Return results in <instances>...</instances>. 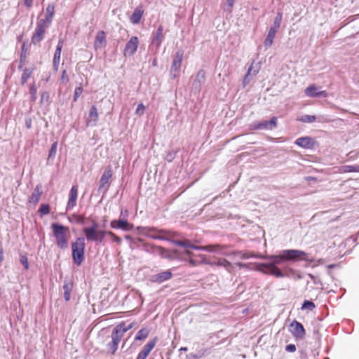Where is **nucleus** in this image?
<instances>
[{
    "label": "nucleus",
    "instance_id": "obj_1",
    "mask_svg": "<svg viewBox=\"0 0 359 359\" xmlns=\"http://www.w3.org/2000/svg\"><path fill=\"white\" fill-rule=\"evenodd\" d=\"M262 259L269 260L267 263H255V271H259L264 274L273 275L277 278H283L285 274L277 266V265L282 264L285 262H297V261H306L313 262V259H309L307 253L300 250H284L278 255L264 256Z\"/></svg>",
    "mask_w": 359,
    "mask_h": 359
},
{
    "label": "nucleus",
    "instance_id": "obj_2",
    "mask_svg": "<svg viewBox=\"0 0 359 359\" xmlns=\"http://www.w3.org/2000/svg\"><path fill=\"white\" fill-rule=\"evenodd\" d=\"M50 227L53 236L55 238L57 246L61 250L67 248L69 228L58 223H53Z\"/></svg>",
    "mask_w": 359,
    "mask_h": 359
},
{
    "label": "nucleus",
    "instance_id": "obj_3",
    "mask_svg": "<svg viewBox=\"0 0 359 359\" xmlns=\"http://www.w3.org/2000/svg\"><path fill=\"white\" fill-rule=\"evenodd\" d=\"M85 247L84 237H79L72 243V259L77 266H80L85 259Z\"/></svg>",
    "mask_w": 359,
    "mask_h": 359
},
{
    "label": "nucleus",
    "instance_id": "obj_4",
    "mask_svg": "<svg viewBox=\"0 0 359 359\" xmlns=\"http://www.w3.org/2000/svg\"><path fill=\"white\" fill-rule=\"evenodd\" d=\"M172 243L177 246L184 248V250L183 254H184L188 257H191V254H192L189 250V249L205 250L208 252H214L218 248L217 245H209L205 247L196 245L194 244L191 243V242L189 240H185V241L173 240V241H172Z\"/></svg>",
    "mask_w": 359,
    "mask_h": 359
},
{
    "label": "nucleus",
    "instance_id": "obj_5",
    "mask_svg": "<svg viewBox=\"0 0 359 359\" xmlns=\"http://www.w3.org/2000/svg\"><path fill=\"white\" fill-rule=\"evenodd\" d=\"M184 56V50H177L173 57L172 65L170 69V76L172 79H175L180 76V68L182 66V59Z\"/></svg>",
    "mask_w": 359,
    "mask_h": 359
},
{
    "label": "nucleus",
    "instance_id": "obj_6",
    "mask_svg": "<svg viewBox=\"0 0 359 359\" xmlns=\"http://www.w3.org/2000/svg\"><path fill=\"white\" fill-rule=\"evenodd\" d=\"M49 27L50 25L44 23L43 21L38 20L36 25V28L31 38V42L34 45L40 43L43 40L46 29Z\"/></svg>",
    "mask_w": 359,
    "mask_h": 359
},
{
    "label": "nucleus",
    "instance_id": "obj_7",
    "mask_svg": "<svg viewBox=\"0 0 359 359\" xmlns=\"http://www.w3.org/2000/svg\"><path fill=\"white\" fill-rule=\"evenodd\" d=\"M113 175L112 170L110 166L107 167L104 171L100 181L97 189L98 194H102V196L107 194L110 187V178Z\"/></svg>",
    "mask_w": 359,
    "mask_h": 359
},
{
    "label": "nucleus",
    "instance_id": "obj_8",
    "mask_svg": "<svg viewBox=\"0 0 359 359\" xmlns=\"http://www.w3.org/2000/svg\"><path fill=\"white\" fill-rule=\"evenodd\" d=\"M277 127V117L272 116L270 121H255L250 125L251 130H273Z\"/></svg>",
    "mask_w": 359,
    "mask_h": 359
},
{
    "label": "nucleus",
    "instance_id": "obj_9",
    "mask_svg": "<svg viewBox=\"0 0 359 359\" xmlns=\"http://www.w3.org/2000/svg\"><path fill=\"white\" fill-rule=\"evenodd\" d=\"M289 331L297 339H303L306 334L303 325L296 320H294L289 325Z\"/></svg>",
    "mask_w": 359,
    "mask_h": 359
},
{
    "label": "nucleus",
    "instance_id": "obj_10",
    "mask_svg": "<svg viewBox=\"0 0 359 359\" xmlns=\"http://www.w3.org/2000/svg\"><path fill=\"white\" fill-rule=\"evenodd\" d=\"M152 40L151 43L149 46V48H154L155 52H158V49L161 45V43L163 41V27L162 25H160L155 32L152 33L151 36Z\"/></svg>",
    "mask_w": 359,
    "mask_h": 359
},
{
    "label": "nucleus",
    "instance_id": "obj_11",
    "mask_svg": "<svg viewBox=\"0 0 359 359\" xmlns=\"http://www.w3.org/2000/svg\"><path fill=\"white\" fill-rule=\"evenodd\" d=\"M110 226L111 229H121L124 231H132L134 228V225L128 222V219H114L110 222Z\"/></svg>",
    "mask_w": 359,
    "mask_h": 359
},
{
    "label": "nucleus",
    "instance_id": "obj_12",
    "mask_svg": "<svg viewBox=\"0 0 359 359\" xmlns=\"http://www.w3.org/2000/svg\"><path fill=\"white\" fill-rule=\"evenodd\" d=\"M139 44V40L137 36H132L130 40L126 44L124 48V55L125 56H132L137 51V47Z\"/></svg>",
    "mask_w": 359,
    "mask_h": 359
},
{
    "label": "nucleus",
    "instance_id": "obj_13",
    "mask_svg": "<svg viewBox=\"0 0 359 359\" xmlns=\"http://www.w3.org/2000/svg\"><path fill=\"white\" fill-rule=\"evenodd\" d=\"M172 277V272L170 270H167L156 274L151 275L149 278V280L151 283L161 284L170 280Z\"/></svg>",
    "mask_w": 359,
    "mask_h": 359
},
{
    "label": "nucleus",
    "instance_id": "obj_14",
    "mask_svg": "<svg viewBox=\"0 0 359 359\" xmlns=\"http://www.w3.org/2000/svg\"><path fill=\"white\" fill-rule=\"evenodd\" d=\"M294 144L304 149H311L315 147L316 142L313 138L306 136L297 138L295 140Z\"/></svg>",
    "mask_w": 359,
    "mask_h": 359
},
{
    "label": "nucleus",
    "instance_id": "obj_15",
    "mask_svg": "<svg viewBox=\"0 0 359 359\" xmlns=\"http://www.w3.org/2000/svg\"><path fill=\"white\" fill-rule=\"evenodd\" d=\"M157 338L155 337L151 340L149 341L140 351L136 359H146L149 355L151 350L156 346Z\"/></svg>",
    "mask_w": 359,
    "mask_h": 359
},
{
    "label": "nucleus",
    "instance_id": "obj_16",
    "mask_svg": "<svg viewBox=\"0 0 359 359\" xmlns=\"http://www.w3.org/2000/svg\"><path fill=\"white\" fill-rule=\"evenodd\" d=\"M205 72L203 69H200L198 72V73L193 81L192 87H193L194 90L197 92H200L202 88L203 85L205 83Z\"/></svg>",
    "mask_w": 359,
    "mask_h": 359
},
{
    "label": "nucleus",
    "instance_id": "obj_17",
    "mask_svg": "<svg viewBox=\"0 0 359 359\" xmlns=\"http://www.w3.org/2000/svg\"><path fill=\"white\" fill-rule=\"evenodd\" d=\"M98 118L99 115L96 106H91L89 109L88 117L86 118V125L90 127L97 126Z\"/></svg>",
    "mask_w": 359,
    "mask_h": 359
},
{
    "label": "nucleus",
    "instance_id": "obj_18",
    "mask_svg": "<svg viewBox=\"0 0 359 359\" xmlns=\"http://www.w3.org/2000/svg\"><path fill=\"white\" fill-rule=\"evenodd\" d=\"M55 14V5L53 4H49L46 8V13L44 18L39 19V21H43L44 23L51 25L53 17Z\"/></svg>",
    "mask_w": 359,
    "mask_h": 359
},
{
    "label": "nucleus",
    "instance_id": "obj_19",
    "mask_svg": "<svg viewBox=\"0 0 359 359\" xmlns=\"http://www.w3.org/2000/svg\"><path fill=\"white\" fill-rule=\"evenodd\" d=\"M121 339L122 338L116 334V332L113 331L111 333V341L108 343L107 345L108 351L111 354H114Z\"/></svg>",
    "mask_w": 359,
    "mask_h": 359
},
{
    "label": "nucleus",
    "instance_id": "obj_20",
    "mask_svg": "<svg viewBox=\"0 0 359 359\" xmlns=\"http://www.w3.org/2000/svg\"><path fill=\"white\" fill-rule=\"evenodd\" d=\"M78 196V186L73 185L70 189L68 203L67 205V210L73 208L76 204V199Z\"/></svg>",
    "mask_w": 359,
    "mask_h": 359
},
{
    "label": "nucleus",
    "instance_id": "obj_21",
    "mask_svg": "<svg viewBox=\"0 0 359 359\" xmlns=\"http://www.w3.org/2000/svg\"><path fill=\"white\" fill-rule=\"evenodd\" d=\"M109 231L107 230H98L94 236H91L87 238L88 241L94 242L96 244H101L103 243L104 237H108Z\"/></svg>",
    "mask_w": 359,
    "mask_h": 359
},
{
    "label": "nucleus",
    "instance_id": "obj_22",
    "mask_svg": "<svg viewBox=\"0 0 359 359\" xmlns=\"http://www.w3.org/2000/svg\"><path fill=\"white\" fill-rule=\"evenodd\" d=\"M143 14H144V9H143L142 6L140 5L138 6H137L135 8L133 14L130 16V22L135 25L138 24L140 22Z\"/></svg>",
    "mask_w": 359,
    "mask_h": 359
},
{
    "label": "nucleus",
    "instance_id": "obj_23",
    "mask_svg": "<svg viewBox=\"0 0 359 359\" xmlns=\"http://www.w3.org/2000/svg\"><path fill=\"white\" fill-rule=\"evenodd\" d=\"M106 44V35L104 31H99L96 35L94 46L96 48H101Z\"/></svg>",
    "mask_w": 359,
    "mask_h": 359
},
{
    "label": "nucleus",
    "instance_id": "obj_24",
    "mask_svg": "<svg viewBox=\"0 0 359 359\" xmlns=\"http://www.w3.org/2000/svg\"><path fill=\"white\" fill-rule=\"evenodd\" d=\"M234 255L240 257L243 259H247L250 258H263L264 255L252 252H244V251H237L234 252Z\"/></svg>",
    "mask_w": 359,
    "mask_h": 359
},
{
    "label": "nucleus",
    "instance_id": "obj_25",
    "mask_svg": "<svg viewBox=\"0 0 359 359\" xmlns=\"http://www.w3.org/2000/svg\"><path fill=\"white\" fill-rule=\"evenodd\" d=\"M98 223L96 222L95 221H93L90 226L83 228V231L86 239L91 236H94V233H95L98 231Z\"/></svg>",
    "mask_w": 359,
    "mask_h": 359
},
{
    "label": "nucleus",
    "instance_id": "obj_26",
    "mask_svg": "<svg viewBox=\"0 0 359 359\" xmlns=\"http://www.w3.org/2000/svg\"><path fill=\"white\" fill-rule=\"evenodd\" d=\"M41 189L42 187L41 184H38L35 187L34 191L30 197L29 202L37 203L39 201L41 196L43 194Z\"/></svg>",
    "mask_w": 359,
    "mask_h": 359
},
{
    "label": "nucleus",
    "instance_id": "obj_27",
    "mask_svg": "<svg viewBox=\"0 0 359 359\" xmlns=\"http://www.w3.org/2000/svg\"><path fill=\"white\" fill-rule=\"evenodd\" d=\"M211 266H219L224 267L226 271L230 272L232 269L231 264L226 259L220 258L217 261L210 262Z\"/></svg>",
    "mask_w": 359,
    "mask_h": 359
},
{
    "label": "nucleus",
    "instance_id": "obj_28",
    "mask_svg": "<svg viewBox=\"0 0 359 359\" xmlns=\"http://www.w3.org/2000/svg\"><path fill=\"white\" fill-rule=\"evenodd\" d=\"M278 32V31L270 28L267 36L264 41V45L266 48L271 47L273 45V40L276 37V34Z\"/></svg>",
    "mask_w": 359,
    "mask_h": 359
},
{
    "label": "nucleus",
    "instance_id": "obj_29",
    "mask_svg": "<svg viewBox=\"0 0 359 359\" xmlns=\"http://www.w3.org/2000/svg\"><path fill=\"white\" fill-rule=\"evenodd\" d=\"M324 93V91L318 92L317 88L314 85H311L305 89V94L310 97H318Z\"/></svg>",
    "mask_w": 359,
    "mask_h": 359
},
{
    "label": "nucleus",
    "instance_id": "obj_30",
    "mask_svg": "<svg viewBox=\"0 0 359 359\" xmlns=\"http://www.w3.org/2000/svg\"><path fill=\"white\" fill-rule=\"evenodd\" d=\"M63 290H64V298L66 302L69 301L71 298V292L73 289V283L72 282L64 281L63 284Z\"/></svg>",
    "mask_w": 359,
    "mask_h": 359
},
{
    "label": "nucleus",
    "instance_id": "obj_31",
    "mask_svg": "<svg viewBox=\"0 0 359 359\" xmlns=\"http://www.w3.org/2000/svg\"><path fill=\"white\" fill-rule=\"evenodd\" d=\"M163 230H157L156 229L152 227V228H148L147 231V235L150 238L155 239V240H164V237L159 235L158 233H163Z\"/></svg>",
    "mask_w": 359,
    "mask_h": 359
},
{
    "label": "nucleus",
    "instance_id": "obj_32",
    "mask_svg": "<svg viewBox=\"0 0 359 359\" xmlns=\"http://www.w3.org/2000/svg\"><path fill=\"white\" fill-rule=\"evenodd\" d=\"M339 172L340 173H346V172H359V165H345L339 167Z\"/></svg>",
    "mask_w": 359,
    "mask_h": 359
},
{
    "label": "nucleus",
    "instance_id": "obj_33",
    "mask_svg": "<svg viewBox=\"0 0 359 359\" xmlns=\"http://www.w3.org/2000/svg\"><path fill=\"white\" fill-rule=\"evenodd\" d=\"M63 45H64V41L62 39H60L58 41L57 45L56 46V48H55V50L54 53L53 59V61L60 62V56H61V52H62V48L63 47Z\"/></svg>",
    "mask_w": 359,
    "mask_h": 359
},
{
    "label": "nucleus",
    "instance_id": "obj_34",
    "mask_svg": "<svg viewBox=\"0 0 359 359\" xmlns=\"http://www.w3.org/2000/svg\"><path fill=\"white\" fill-rule=\"evenodd\" d=\"M33 68H25L21 75V84L25 85L33 73Z\"/></svg>",
    "mask_w": 359,
    "mask_h": 359
},
{
    "label": "nucleus",
    "instance_id": "obj_35",
    "mask_svg": "<svg viewBox=\"0 0 359 359\" xmlns=\"http://www.w3.org/2000/svg\"><path fill=\"white\" fill-rule=\"evenodd\" d=\"M113 331L116 332V334L122 338L124 333L128 331V329L127 328L126 323L122 322L116 326Z\"/></svg>",
    "mask_w": 359,
    "mask_h": 359
},
{
    "label": "nucleus",
    "instance_id": "obj_36",
    "mask_svg": "<svg viewBox=\"0 0 359 359\" xmlns=\"http://www.w3.org/2000/svg\"><path fill=\"white\" fill-rule=\"evenodd\" d=\"M282 20H283V13L281 12H278L273 20V25L270 28L273 29L276 31H278V29L280 27Z\"/></svg>",
    "mask_w": 359,
    "mask_h": 359
},
{
    "label": "nucleus",
    "instance_id": "obj_37",
    "mask_svg": "<svg viewBox=\"0 0 359 359\" xmlns=\"http://www.w3.org/2000/svg\"><path fill=\"white\" fill-rule=\"evenodd\" d=\"M149 334V331L147 328H142L140 330L135 337V341H142L144 339H146Z\"/></svg>",
    "mask_w": 359,
    "mask_h": 359
},
{
    "label": "nucleus",
    "instance_id": "obj_38",
    "mask_svg": "<svg viewBox=\"0 0 359 359\" xmlns=\"http://www.w3.org/2000/svg\"><path fill=\"white\" fill-rule=\"evenodd\" d=\"M38 212L41 217L48 215L50 213V205L47 203L41 204L38 210Z\"/></svg>",
    "mask_w": 359,
    "mask_h": 359
},
{
    "label": "nucleus",
    "instance_id": "obj_39",
    "mask_svg": "<svg viewBox=\"0 0 359 359\" xmlns=\"http://www.w3.org/2000/svg\"><path fill=\"white\" fill-rule=\"evenodd\" d=\"M29 93H30V101L32 102H35L36 100V94H37V88L34 83L31 84L29 87Z\"/></svg>",
    "mask_w": 359,
    "mask_h": 359
},
{
    "label": "nucleus",
    "instance_id": "obj_40",
    "mask_svg": "<svg viewBox=\"0 0 359 359\" xmlns=\"http://www.w3.org/2000/svg\"><path fill=\"white\" fill-rule=\"evenodd\" d=\"M57 149V142H55L52 144L50 149L48 152V160L50 158H54Z\"/></svg>",
    "mask_w": 359,
    "mask_h": 359
},
{
    "label": "nucleus",
    "instance_id": "obj_41",
    "mask_svg": "<svg viewBox=\"0 0 359 359\" xmlns=\"http://www.w3.org/2000/svg\"><path fill=\"white\" fill-rule=\"evenodd\" d=\"M315 307L316 305L313 302L309 300H304L302 306V309H309L312 311Z\"/></svg>",
    "mask_w": 359,
    "mask_h": 359
},
{
    "label": "nucleus",
    "instance_id": "obj_42",
    "mask_svg": "<svg viewBox=\"0 0 359 359\" xmlns=\"http://www.w3.org/2000/svg\"><path fill=\"white\" fill-rule=\"evenodd\" d=\"M108 237L110 238L112 242H114L118 245H121L122 242L121 238L111 231H109Z\"/></svg>",
    "mask_w": 359,
    "mask_h": 359
},
{
    "label": "nucleus",
    "instance_id": "obj_43",
    "mask_svg": "<svg viewBox=\"0 0 359 359\" xmlns=\"http://www.w3.org/2000/svg\"><path fill=\"white\" fill-rule=\"evenodd\" d=\"M41 104H43L44 102L48 104L50 103V94L47 91H43L41 94Z\"/></svg>",
    "mask_w": 359,
    "mask_h": 359
},
{
    "label": "nucleus",
    "instance_id": "obj_44",
    "mask_svg": "<svg viewBox=\"0 0 359 359\" xmlns=\"http://www.w3.org/2000/svg\"><path fill=\"white\" fill-rule=\"evenodd\" d=\"M316 117L312 115H304L300 118L299 121L303 123H312L315 121Z\"/></svg>",
    "mask_w": 359,
    "mask_h": 359
},
{
    "label": "nucleus",
    "instance_id": "obj_45",
    "mask_svg": "<svg viewBox=\"0 0 359 359\" xmlns=\"http://www.w3.org/2000/svg\"><path fill=\"white\" fill-rule=\"evenodd\" d=\"M182 253H181L178 250H173L170 255L168 256V258H170V259H175V258H178V259H184V257H183V255H182Z\"/></svg>",
    "mask_w": 359,
    "mask_h": 359
},
{
    "label": "nucleus",
    "instance_id": "obj_46",
    "mask_svg": "<svg viewBox=\"0 0 359 359\" xmlns=\"http://www.w3.org/2000/svg\"><path fill=\"white\" fill-rule=\"evenodd\" d=\"M83 87L81 86V85L76 87V88L74 90V102L77 101L78 98L80 97V95L83 93Z\"/></svg>",
    "mask_w": 359,
    "mask_h": 359
},
{
    "label": "nucleus",
    "instance_id": "obj_47",
    "mask_svg": "<svg viewBox=\"0 0 359 359\" xmlns=\"http://www.w3.org/2000/svg\"><path fill=\"white\" fill-rule=\"evenodd\" d=\"M72 217L74 219L75 222L79 224H85V217L83 215H79L76 214H74Z\"/></svg>",
    "mask_w": 359,
    "mask_h": 359
},
{
    "label": "nucleus",
    "instance_id": "obj_48",
    "mask_svg": "<svg viewBox=\"0 0 359 359\" xmlns=\"http://www.w3.org/2000/svg\"><path fill=\"white\" fill-rule=\"evenodd\" d=\"M176 154H177L176 151H168L166 154L165 160L168 162H172L175 159Z\"/></svg>",
    "mask_w": 359,
    "mask_h": 359
},
{
    "label": "nucleus",
    "instance_id": "obj_49",
    "mask_svg": "<svg viewBox=\"0 0 359 359\" xmlns=\"http://www.w3.org/2000/svg\"><path fill=\"white\" fill-rule=\"evenodd\" d=\"M252 70V65H251L249 67V68L248 69V72H247V74H245V76L244 77V79L243 81V86H245L246 84L249 83L250 79H248V77H249V76L251 75Z\"/></svg>",
    "mask_w": 359,
    "mask_h": 359
},
{
    "label": "nucleus",
    "instance_id": "obj_50",
    "mask_svg": "<svg viewBox=\"0 0 359 359\" xmlns=\"http://www.w3.org/2000/svg\"><path fill=\"white\" fill-rule=\"evenodd\" d=\"M20 261L25 269H29V263H28L27 257L25 255H20Z\"/></svg>",
    "mask_w": 359,
    "mask_h": 359
},
{
    "label": "nucleus",
    "instance_id": "obj_51",
    "mask_svg": "<svg viewBox=\"0 0 359 359\" xmlns=\"http://www.w3.org/2000/svg\"><path fill=\"white\" fill-rule=\"evenodd\" d=\"M145 109V107L142 103H140L137 105V107L135 110V114L138 116H141L144 114Z\"/></svg>",
    "mask_w": 359,
    "mask_h": 359
},
{
    "label": "nucleus",
    "instance_id": "obj_52",
    "mask_svg": "<svg viewBox=\"0 0 359 359\" xmlns=\"http://www.w3.org/2000/svg\"><path fill=\"white\" fill-rule=\"evenodd\" d=\"M60 80L63 84L67 83L69 81V76H68L67 71L65 69H64L62 72Z\"/></svg>",
    "mask_w": 359,
    "mask_h": 359
},
{
    "label": "nucleus",
    "instance_id": "obj_53",
    "mask_svg": "<svg viewBox=\"0 0 359 359\" xmlns=\"http://www.w3.org/2000/svg\"><path fill=\"white\" fill-rule=\"evenodd\" d=\"M26 52H27V49L25 48V44L23 43L22 46V50H21V53H20V57H21L20 63H22V57L25 58ZM21 68H22V64H20L18 69H21Z\"/></svg>",
    "mask_w": 359,
    "mask_h": 359
},
{
    "label": "nucleus",
    "instance_id": "obj_54",
    "mask_svg": "<svg viewBox=\"0 0 359 359\" xmlns=\"http://www.w3.org/2000/svg\"><path fill=\"white\" fill-rule=\"evenodd\" d=\"M307 257H308L309 259H310L308 256H307ZM311 259H313V257H311ZM313 259H314V261H313V262H309V263H313V265L312 266V267H315V266H318V265H319V264H324V262H325V260H324L323 259H318V260H316V259L313 258Z\"/></svg>",
    "mask_w": 359,
    "mask_h": 359
},
{
    "label": "nucleus",
    "instance_id": "obj_55",
    "mask_svg": "<svg viewBox=\"0 0 359 359\" xmlns=\"http://www.w3.org/2000/svg\"><path fill=\"white\" fill-rule=\"evenodd\" d=\"M297 348L294 344H288L285 346V351L290 353H293L296 351Z\"/></svg>",
    "mask_w": 359,
    "mask_h": 359
},
{
    "label": "nucleus",
    "instance_id": "obj_56",
    "mask_svg": "<svg viewBox=\"0 0 359 359\" xmlns=\"http://www.w3.org/2000/svg\"><path fill=\"white\" fill-rule=\"evenodd\" d=\"M128 211L127 209H121V213H120V217L121 219H128Z\"/></svg>",
    "mask_w": 359,
    "mask_h": 359
},
{
    "label": "nucleus",
    "instance_id": "obj_57",
    "mask_svg": "<svg viewBox=\"0 0 359 359\" xmlns=\"http://www.w3.org/2000/svg\"><path fill=\"white\" fill-rule=\"evenodd\" d=\"M235 0H226V4L228 5L227 8H224V10L231 12V8L234 4Z\"/></svg>",
    "mask_w": 359,
    "mask_h": 359
},
{
    "label": "nucleus",
    "instance_id": "obj_58",
    "mask_svg": "<svg viewBox=\"0 0 359 359\" xmlns=\"http://www.w3.org/2000/svg\"><path fill=\"white\" fill-rule=\"evenodd\" d=\"M252 264L251 263H249V264H246V263H241V262H238L237 263V265L240 267V268H245V269H251V268H250V265H251Z\"/></svg>",
    "mask_w": 359,
    "mask_h": 359
},
{
    "label": "nucleus",
    "instance_id": "obj_59",
    "mask_svg": "<svg viewBox=\"0 0 359 359\" xmlns=\"http://www.w3.org/2000/svg\"><path fill=\"white\" fill-rule=\"evenodd\" d=\"M251 65H252V70L251 72V75L255 76L259 72V68L257 67V65L255 67L254 62H252Z\"/></svg>",
    "mask_w": 359,
    "mask_h": 359
},
{
    "label": "nucleus",
    "instance_id": "obj_60",
    "mask_svg": "<svg viewBox=\"0 0 359 359\" xmlns=\"http://www.w3.org/2000/svg\"><path fill=\"white\" fill-rule=\"evenodd\" d=\"M24 4L27 8H30L33 5L34 0H23Z\"/></svg>",
    "mask_w": 359,
    "mask_h": 359
},
{
    "label": "nucleus",
    "instance_id": "obj_61",
    "mask_svg": "<svg viewBox=\"0 0 359 359\" xmlns=\"http://www.w3.org/2000/svg\"><path fill=\"white\" fill-rule=\"evenodd\" d=\"M60 62L53 60V67L54 71L57 72L59 69Z\"/></svg>",
    "mask_w": 359,
    "mask_h": 359
},
{
    "label": "nucleus",
    "instance_id": "obj_62",
    "mask_svg": "<svg viewBox=\"0 0 359 359\" xmlns=\"http://www.w3.org/2000/svg\"><path fill=\"white\" fill-rule=\"evenodd\" d=\"M201 356H197L196 355L194 354V353H189L188 355H187L186 356V359H196V358H199Z\"/></svg>",
    "mask_w": 359,
    "mask_h": 359
},
{
    "label": "nucleus",
    "instance_id": "obj_63",
    "mask_svg": "<svg viewBox=\"0 0 359 359\" xmlns=\"http://www.w3.org/2000/svg\"><path fill=\"white\" fill-rule=\"evenodd\" d=\"M355 156H359V150L358 151H351L348 154L350 159H351V158L353 157V154H355Z\"/></svg>",
    "mask_w": 359,
    "mask_h": 359
},
{
    "label": "nucleus",
    "instance_id": "obj_64",
    "mask_svg": "<svg viewBox=\"0 0 359 359\" xmlns=\"http://www.w3.org/2000/svg\"><path fill=\"white\" fill-rule=\"evenodd\" d=\"M25 124H26V127H27V128H31V126H32V121H31V120L26 121Z\"/></svg>",
    "mask_w": 359,
    "mask_h": 359
}]
</instances>
